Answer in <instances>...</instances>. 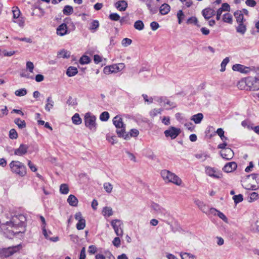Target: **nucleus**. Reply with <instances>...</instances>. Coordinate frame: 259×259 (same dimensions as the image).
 Listing matches in <instances>:
<instances>
[{
	"instance_id": "nucleus-1",
	"label": "nucleus",
	"mask_w": 259,
	"mask_h": 259,
	"mask_svg": "<svg viewBox=\"0 0 259 259\" xmlns=\"http://www.w3.org/2000/svg\"><path fill=\"white\" fill-rule=\"evenodd\" d=\"M26 218L22 214L13 216L10 222H7L6 225L11 226L14 230L10 231V237L20 233H24L26 227Z\"/></svg>"
},
{
	"instance_id": "nucleus-2",
	"label": "nucleus",
	"mask_w": 259,
	"mask_h": 259,
	"mask_svg": "<svg viewBox=\"0 0 259 259\" xmlns=\"http://www.w3.org/2000/svg\"><path fill=\"white\" fill-rule=\"evenodd\" d=\"M160 175L165 183H171L178 186L182 184V180L176 174L168 170H162Z\"/></svg>"
},
{
	"instance_id": "nucleus-3",
	"label": "nucleus",
	"mask_w": 259,
	"mask_h": 259,
	"mask_svg": "<svg viewBox=\"0 0 259 259\" xmlns=\"http://www.w3.org/2000/svg\"><path fill=\"white\" fill-rule=\"evenodd\" d=\"M9 166L11 171L21 177L25 176L26 175V167L22 162L19 161H12Z\"/></svg>"
},
{
	"instance_id": "nucleus-4",
	"label": "nucleus",
	"mask_w": 259,
	"mask_h": 259,
	"mask_svg": "<svg viewBox=\"0 0 259 259\" xmlns=\"http://www.w3.org/2000/svg\"><path fill=\"white\" fill-rule=\"evenodd\" d=\"M113 124L117 128L116 133L119 137H121V135L125 131V124L123 123L122 118L120 115H116L113 118Z\"/></svg>"
},
{
	"instance_id": "nucleus-5",
	"label": "nucleus",
	"mask_w": 259,
	"mask_h": 259,
	"mask_svg": "<svg viewBox=\"0 0 259 259\" xmlns=\"http://www.w3.org/2000/svg\"><path fill=\"white\" fill-rule=\"evenodd\" d=\"M96 118L94 115H92L90 112L87 113L84 116L85 126L91 130L95 131L96 128Z\"/></svg>"
},
{
	"instance_id": "nucleus-6",
	"label": "nucleus",
	"mask_w": 259,
	"mask_h": 259,
	"mask_svg": "<svg viewBox=\"0 0 259 259\" xmlns=\"http://www.w3.org/2000/svg\"><path fill=\"white\" fill-rule=\"evenodd\" d=\"M245 83L250 90H259V79L256 77H248L245 79Z\"/></svg>"
},
{
	"instance_id": "nucleus-7",
	"label": "nucleus",
	"mask_w": 259,
	"mask_h": 259,
	"mask_svg": "<svg viewBox=\"0 0 259 259\" xmlns=\"http://www.w3.org/2000/svg\"><path fill=\"white\" fill-rule=\"evenodd\" d=\"M111 225L116 235L117 236H122L123 234V231L122 229L123 226L122 222L120 220L115 219L111 222Z\"/></svg>"
},
{
	"instance_id": "nucleus-8",
	"label": "nucleus",
	"mask_w": 259,
	"mask_h": 259,
	"mask_svg": "<svg viewBox=\"0 0 259 259\" xmlns=\"http://www.w3.org/2000/svg\"><path fill=\"white\" fill-rule=\"evenodd\" d=\"M158 2L160 0H156ZM142 2L145 4L150 13L152 14H156L158 11V6L155 3L154 0H140Z\"/></svg>"
},
{
	"instance_id": "nucleus-9",
	"label": "nucleus",
	"mask_w": 259,
	"mask_h": 259,
	"mask_svg": "<svg viewBox=\"0 0 259 259\" xmlns=\"http://www.w3.org/2000/svg\"><path fill=\"white\" fill-rule=\"evenodd\" d=\"M18 249L19 247L18 246H13L7 248H4L0 251V254L2 256L7 257L16 252Z\"/></svg>"
},
{
	"instance_id": "nucleus-10",
	"label": "nucleus",
	"mask_w": 259,
	"mask_h": 259,
	"mask_svg": "<svg viewBox=\"0 0 259 259\" xmlns=\"http://www.w3.org/2000/svg\"><path fill=\"white\" fill-rule=\"evenodd\" d=\"M180 128L174 126H170L168 130L164 131V133L166 137H170L171 139H174L180 134Z\"/></svg>"
},
{
	"instance_id": "nucleus-11",
	"label": "nucleus",
	"mask_w": 259,
	"mask_h": 259,
	"mask_svg": "<svg viewBox=\"0 0 259 259\" xmlns=\"http://www.w3.org/2000/svg\"><path fill=\"white\" fill-rule=\"evenodd\" d=\"M205 171L206 174L211 177L216 179H220L222 177V174L214 168L207 167Z\"/></svg>"
},
{
	"instance_id": "nucleus-12",
	"label": "nucleus",
	"mask_w": 259,
	"mask_h": 259,
	"mask_svg": "<svg viewBox=\"0 0 259 259\" xmlns=\"http://www.w3.org/2000/svg\"><path fill=\"white\" fill-rule=\"evenodd\" d=\"M220 154L223 158L226 160L231 159L234 156V152L233 150L229 148H227L224 150H222L220 152Z\"/></svg>"
},
{
	"instance_id": "nucleus-13",
	"label": "nucleus",
	"mask_w": 259,
	"mask_h": 259,
	"mask_svg": "<svg viewBox=\"0 0 259 259\" xmlns=\"http://www.w3.org/2000/svg\"><path fill=\"white\" fill-rule=\"evenodd\" d=\"M232 69L235 71H238L242 73H248L251 70L250 68L242 65L236 64L232 66Z\"/></svg>"
},
{
	"instance_id": "nucleus-14",
	"label": "nucleus",
	"mask_w": 259,
	"mask_h": 259,
	"mask_svg": "<svg viewBox=\"0 0 259 259\" xmlns=\"http://www.w3.org/2000/svg\"><path fill=\"white\" fill-rule=\"evenodd\" d=\"M194 202L197 206L199 209L203 213L206 212V211L209 209L208 205H207L203 201L198 199H194Z\"/></svg>"
},
{
	"instance_id": "nucleus-15",
	"label": "nucleus",
	"mask_w": 259,
	"mask_h": 259,
	"mask_svg": "<svg viewBox=\"0 0 259 259\" xmlns=\"http://www.w3.org/2000/svg\"><path fill=\"white\" fill-rule=\"evenodd\" d=\"M28 146L21 144L18 149L14 150V154L18 156H23L27 152Z\"/></svg>"
},
{
	"instance_id": "nucleus-16",
	"label": "nucleus",
	"mask_w": 259,
	"mask_h": 259,
	"mask_svg": "<svg viewBox=\"0 0 259 259\" xmlns=\"http://www.w3.org/2000/svg\"><path fill=\"white\" fill-rule=\"evenodd\" d=\"M237 164L235 162H230L225 164L223 170L226 172H231L237 168Z\"/></svg>"
},
{
	"instance_id": "nucleus-17",
	"label": "nucleus",
	"mask_w": 259,
	"mask_h": 259,
	"mask_svg": "<svg viewBox=\"0 0 259 259\" xmlns=\"http://www.w3.org/2000/svg\"><path fill=\"white\" fill-rule=\"evenodd\" d=\"M139 133V132L138 130L135 128H133L131 130V132L129 133H126L125 132V133H123L122 135H121V137L123 138L125 140H128L132 137H136L138 136Z\"/></svg>"
},
{
	"instance_id": "nucleus-18",
	"label": "nucleus",
	"mask_w": 259,
	"mask_h": 259,
	"mask_svg": "<svg viewBox=\"0 0 259 259\" xmlns=\"http://www.w3.org/2000/svg\"><path fill=\"white\" fill-rule=\"evenodd\" d=\"M202 14L206 20H208L215 15V11L211 8H206L202 10Z\"/></svg>"
},
{
	"instance_id": "nucleus-19",
	"label": "nucleus",
	"mask_w": 259,
	"mask_h": 259,
	"mask_svg": "<svg viewBox=\"0 0 259 259\" xmlns=\"http://www.w3.org/2000/svg\"><path fill=\"white\" fill-rule=\"evenodd\" d=\"M68 29L66 24L62 23L57 28V34L60 36H63L67 33Z\"/></svg>"
},
{
	"instance_id": "nucleus-20",
	"label": "nucleus",
	"mask_w": 259,
	"mask_h": 259,
	"mask_svg": "<svg viewBox=\"0 0 259 259\" xmlns=\"http://www.w3.org/2000/svg\"><path fill=\"white\" fill-rule=\"evenodd\" d=\"M115 6L119 11H124L127 7V3L125 1H119L115 3Z\"/></svg>"
},
{
	"instance_id": "nucleus-21",
	"label": "nucleus",
	"mask_w": 259,
	"mask_h": 259,
	"mask_svg": "<svg viewBox=\"0 0 259 259\" xmlns=\"http://www.w3.org/2000/svg\"><path fill=\"white\" fill-rule=\"evenodd\" d=\"M99 27V22L98 20H94L90 23L89 29L92 32H95Z\"/></svg>"
},
{
	"instance_id": "nucleus-22",
	"label": "nucleus",
	"mask_w": 259,
	"mask_h": 259,
	"mask_svg": "<svg viewBox=\"0 0 259 259\" xmlns=\"http://www.w3.org/2000/svg\"><path fill=\"white\" fill-rule=\"evenodd\" d=\"M47 102L45 105V110L48 112H50L54 107V101L53 100L51 97H49L47 99Z\"/></svg>"
},
{
	"instance_id": "nucleus-23",
	"label": "nucleus",
	"mask_w": 259,
	"mask_h": 259,
	"mask_svg": "<svg viewBox=\"0 0 259 259\" xmlns=\"http://www.w3.org/2000/svg\"><path fill=\"white\" fill-rule=\"evenodd\" d=\"M125 67L124 63H119L111 65L112 71L113 73H116L121 71Z\"/></svg>"
},
{
	"instance_id": "nucleus-24",
	"label": "nucleus",
	"mask_w": 259,
	"mask_h": 259,
	"mask_svg": "<svg viewBox=\"0 0 259 259\" xmlns=\"http://www.w3.org/2000/svg\"><path fill=\"white\" fill-rule=\"evenodd\" d=\"M203 118V114L199 113L191 116V120H193L195 122V123L198 124L201 122Z\"/></svg>"
},
{
	"instance_id": "nucleus-25",
	"label": "nucleus",
	"mask_w": 259,
	"mask_h": 259,
	"mask_svg": "<svg viewBox=\"0 0 259 259\" xmlns=\"http://www.w3.org/2000/svg\"><path fill=\"white\" fill-rule=\"evenodd\" d=\"M170 7L167 4H162L159 8V11L161 15H166L170 11Z\"/></svg>"
},
{
	"instance_id": "nucleus-26",
	"label": "nucleus",
	"mask_w": 259,
	"mask_h": 259,
	"mask_svg": "<svg viewBox=\"0 0 259 259\" xmlns=\"http://www.w3.org/2000/svg\"><path fill=\"white\" fill-rule=\"evenodd\" d=\"M234 15L236 19V21L237 23L243 22L244 20V16L241 11H237L236 12H235Z\"/></svg>"
},
{
	"instance_id": "nucleus-27",
	"label": "nucleus",
	"mask_w": 259,
	"mask_h": 259,
	"mask_svg": "<svg viewBox=\"0 0 259 259\" xmlns=\"http://www.w3.org/2000/svg\"><path fill=\"white\" fill-rule=\"evenodd\" d=\"M77 72L78 70L76 67L70 66L67 69L66 71V74L68 76L71 77L76 75L77 73Z\"/></svg>"
},
{
	"instance_id": "nucleus-28",
	"label": "nucleus",
	"mask_w": 259,
	"mask_h": 259,
	"mask_svg": "<svg viewBox=\"0 0 259 259\" xmlns=\"http://www.w3.org/2000/svg\"><path fill=\"white\" fill-rule=\"evenodd\" d=\"M238 26L236 27L237 32L241 34H244L246 31V26L244 25L243 22L238 23Z\"/></svg>"
},
{
	"instance_id": "nucleus-29",
	"label": "nucleus",
	"mask_w": 259,
	"mask_h": 259,
	"mask_svg": "<svg viewBox=\"0 0 259 259\" xmlns=\"http://www.w3.org/2000/svg\"><path fill=\"white\" fill-rule=\"evenodd\" d=\"M67 201L70 205L74 206H76L78 203V200L75 195H69Z\"/></svg>"
},
{
	"instance_id": "nucleus-30",
	"label": "nucleus",
	"mask_w": 259,
	"mask_h": 259,
	"mask_svg": "<svg viewBox=\"0 0 259 259\" xmlns=\"http://www.w3.org/2000/svg\"><path fill=\"white\" fill-rule=\"evenodd\" d=\"M14 122L17 125L18 127L21 129L25 128L26 126L25 121L24 120H21L19 118L15 119Z\"/></svg>"
},
{
	"instance_id": "nucleus-31",
	"label": "nucleus",
	"mask_w": 259,
	"mask_h": 259,
	"mask_svg": "<svg viewBox=\"0 0 259 259\" xmlns=\"http://www.w3.org/2000/svg\"><path fill=\"white\" fill-rule=\"evenodd\" d=\"M70 56V52L65 50H62L58 53V58H68Z\"/></svg>"
},
{
	"instance_id": "nucleus-32",
	"label": "nucleus",
	"mask_w": 259,
	"mask_h": 259,
	"mask_svg": "<svg viewBox=\"0 0 259 259\" xmlns=\"http://www.w3.org/2000/svg\"><path fill=\"white\" fill-rule=\"evenodd\" d=\"M73 12V7L69 5H66L63 10V13L65 15L69 16Z\"/></svg>"
},
{
	"instance_id": "nucleus-33",
	"label": "nucleus",
	"mask_w": 259,
	"mask_h": 259,
	"mask_svg": "<svg viewBox=\"0 0 259 259\" xmlns=\"http://www.w3.org/2000/svg\"><path fill=\"white\" fill-rule=\"evenodd\" d=\"M195 157L198 159L201 160L202 161H204L209 158L210 156L206 153H200L196 154Z\"/></svg>"
},
{
	"instance_id": "nucleus-34",
	"label": "nucleus",
	"mask_w": 259,
	"mask_h": 259,
	"mask_svg": "<svg viewBox=\"0 0 259 259\" xmlns=\"http://www.w3.org/2000/svg\"><path fill=\"white\" fill-rule=\"evenodd\" d=\"M152 208L158 213H163L165 212V209L160 207L158 204L153 203L151 205Z\"/></svg>"
},
{
	"instance_id": "nucleus-35",
	"label": "nucleus",
	"mask_w": 259,
	"mask_h": 259,
	"mask_svg": "<svg viewBox=\"0 0 259 259\" xmlns=\"http://www.w3.org/2000/svg\"><path fill=\"white\" fill-rule=\"evenodd\" d=\"M72 122L76 125H79L81 123V119L78 113H75L72 117Z\"/></svg>"
},
{
	"instance_id": "nucleus-36",
	"label": "nucleus",
	"mask_w": 259,
	"mask_h": 259,
	"mask_svg": "<svg viewBox=\"0 0 259 259\" xmlns=\"http://www.w3.org/2000/svg\"><path fill=\"white\" fill-rule=\"evenodd\" d=\"M42 233L43 235L45 237V238L47 239H49L51 241H52L53 242H56L58 240L59 238L58 237H53V238H50L48 236L47 231L46 229L45 228V226H44L42 228Z\"/></svg>"
},
{
	"instance_id": "nucleus-37",
	"label": "nucleus",
	"mask_w": 259,
	"mask_h": 259,
	"mask_svg": "<svg viewBox=\"0 0 259 259\" xmlns=\"http://www.w3.org/2000/svg\"><path fill=\"white\" fill-rule=\"evenodd\" d=\"M103 214L105 217H110L113 214V211L109 207H105L103 209Z\"/></svg>"
},
{
	"instance_id": "nucleus-38",
	"label": "nucleus",
	"mask_w": 259,
	"mask_h": 259,
	"mask_svg": "<svg viewBox=\"0 0 259 259\" xmlns=\"http://www.w3.org/2000/svg\"><path fill=\"white\" fill-rule=\"evenodd\" d=\"M60 192L62 194H67L69 192V188L67 184H63L60 186Z\"/></svg>"
},
{
	"instance_id": "nucleus-39",
	"label": "nucleus",
	"mask_w": 259,
	"mask_h": 259,
	"mask_svg": "<svg viewBox=\"0 0 259 259\" xmlns=\"http://www.w3.org/2000/svg\"><path fill=\"white\" fill-rule=\"evenodd\" d=\"M218 211H219L218 210H217V209H215L213 207H211V208L209 207V209H208L207 211H206V212H205L204 213H205L206 215H207L209 217H210L211 215L215 216L217 215Z\"/></svg>"
},
{
	"instance_id": "nucleus-40",
	"label": "nucleus",
	"mask_w": 259,
	"mask_h": 259,
	"mask_svg": "<svg viewBox=\"0 0 259 259\" xmlns=\"http://www.w3.org/2000/svg\"><path fill=\"white\" fill-rule=\"evenodd\" d=\"M181 256L182 259H196V256L190 253H181Z\"/></svg>"
},
{
	"instance_id": "nucleus-41",
	"label": "nucleus",
	"mask_w": 259,
	"mask_h": 259,
	"mask_svg": "<svg viewBox=\"0 0 259 259\" xmlns=\"http://www.w3.org/2000/svg\"><path fill=\"white\" fill-rule=\"evenodd\" d=\"M134 27L137 30H142L144 29V24L142 21L138 20L135 22Z\"/></svg>"
},
{
	"instance_id": "nucleus-42",
	"label": "nucleus",
	"mask_w": 259,
	"mask_h": 259,
	"mask_svg": "<svg viewBox=\"0 0 259 259\" xmlns=\"http://www.w3.org/2000/svg\"><path fill=\"white\" fill-rule=\"evenodd\" d=\"M90 62V58L86 55L82 56L79 60V63L81 64H87L89 63Z\"/></svg>"
},
{
	"instance_id": "nucleus-43",
	"label": "nucleus",
	"mask_w": 259,
	"mask_h": 259,
	"mask_svg": "<svg viewBox=\"0 0 259 259\" xmlns=\"http://www.w3.org/2000/svg\"><path fill=\"white\" fill-rule=\"evenodd\" d=\"M85 227V220L84 219L79 220L76 224V228L78 230L83 229Z\"/></svg>"
},
{
	"instance_id": "nucleus-44",
	"label": "nucleus",
	"mask_w": 259,
	"mask_h": 259,
	"mask_svg": "<svg viewBox=\"0 0 259 259\" xmlns=\"http://www.w3.org/2000/svg\"><path fill=\"white\" fill-rule=\"evenodd\" d=\"M229 61H230V59H229V57H226L223 60V61L222 62V63L221 64V68L220 71L221 72H224L225 71L226 66L227 64L229 63Z\"/></svg>"
},
{
	"instance_id": "nucleus-45",
	"label": "nucleus",
	"mask_w": 259,
	"mask_h": 259,
	"mask_svg": "<svg viewBox=\"0 0 259 259\" xmlns=\"http://www.w3.org/2000/svg\"><path fill=\"white\" fill-rule=\"evenodd\" d=\"M223 21L225 22L228 23L230 24L232 23V17L231 15L229 13H226L223 16Z\"/></svg>"
},
{
	"instance_id": "nucleus-46",
	"label": "nucleus",
	"mask_w": 259,
	"mask_h": 259,
	"mask_svg": "<svg viewBox=\"0 0 259 259\" xmlns=\"http://www.w3.org/2000/svg\"><path fill=\"white\" fill-rule=\"evenodd\" d=\"M186 23L188 24H194L197 27H200V25L199 24H198V20H197V18L195 17H191L189 18L187 20Z\"/></svg>"
},
{
	"instance_id": "nucleus-47",
	"label": "nucleus",
	"mask_w": 259,
	"mask_h": 259,
	"mask_svg": "<svg viewBox=\"0 0 259 259\" xmlns=\"http://www.w3.org/2000/svg\"><path fill=\"white\" fill-rule=\"evenodd\" d=\"M109 118V114L107 111H104L102 112L100 116V119L101 121H106L108 120Z\"/></svg>"
},
{
	"instance_id": "nucleus-48",
	"label": "nucleus",
	"mask_w": 259,
	"mask_h": 259,
	"mask_svg": "<svg viewBox=\"0 0 259 259\" xmlns=\"http://www.w3.org/2000/svg\"><path fill=\"white\" fill-rule=\"evenodd\" d=\"M15 95L17 96L21 97L24 96L27 94V90L25 89H21L16 90L15 92Z\"/></svg>"
},
{
	"instance_id": "nucleus-49",
	"label": "nucleus",
	"mask_w": 259,
	"mask_h": 259,
	"mask_svg": "<svg viewBox=\"0 0 259 259\" xmlns=\"http://www.w3.org/2000/svg\"><path fill=\"white\" fill-rule=\"evenodd\" d=\"M104 188L107 193H110L112 191L113 186L110 183H105L104 184Z\"/></svg>"
},
{
	"instance_id": "nucleus-50",
	"label": "nucleus",
	"mask_w": 259,
	"mask_h": 259,
	"mask_svg": "<svg viewBox=\"0 0 259 259\" xmlns=\"http://www.w3.org/2000/svg\"><path fill=\"white\" fill-rule=\"evenodd\" d=\"M67 104L69 106H74L77 105V102L76 99L73 98L72 97H69L67 102Z\"/></svg>"
},
{
	"instance_id": "nucleus-51",
	"label": "nucleus",
	"mask_w": 259,
	"mask_h": 259,
	"mask_svg": "<svg viewBox=\"0 0 259 259\" xmlns=\"http://www.w3.org/2000/svg\"><path fill=\"white\" fill-rule=\"evenodd\" d=\"M9 137L11 139H16L18 138V134L14 128H12L10 131Z\"/></svg>"
},
{
	"instance_id": "nucleus-52",
	"label": "nucleus",
	"mask_w": 259,
	"mask_h": 259,
	"mask_svg": "<svg viewBox=\"0 0 259 259\" xmlns=\"http://www.w3.org/2000/svg\"><path fill=\"white\" fill-rule=\"evenodd\" d=\"M162 111V110L160 109H154L152 110L149 114L151 117L153 118L154 117L157 116L158 114H160Z\"/></svg>"
},
{
	"instance_id": "nucleus-53",
	"label": "nucleus",
	"mask_w": 259,
	"mask_h": 259,
	"mask_svg": "<svg viewBox=\"0 0 259 259\" xmlns=\"http://www.w3.org/2000/svg\"><path fill=\"white\" fill-rule=\"evenodd\" d=\"M132 42V39L128 38H124L121 41L122 46L126 47L130 46Z\"/></svg>"
},
{
	"instance_id": "nucleus-54",
	"label": "nucleus",
	"mask_w": 259,
	"mask_h": 259,
	"mask_svg": "<svg viewBox=\"0 0 259 259\" xmlns=\"http://www.w3.org/2000/svg\"><path fill=\"white\" fill-rule=\"evenodd\" d=\"M109 18L112 21H118L120 17L117 13H111L109 15Z\"/></svg>"
},
{
	"instance_id": "nucleus-55",
	"label": "nucleus",
	"mask_w": 259,
	"mask_h": 259,
	"mask_svg": "<svg viewBox=\"0 0 259 259\" xmlns=\"http://www.w3.org/2000/svg\"><path fill=\"white\" fill-rule=\"evenodd\" d=\"M13 13L14 18H18L19 17L21 12L18 7H15L13 8Z\"/></svg>"
},
{
	"instance_id": "nucleus-56",
	"label": "nucleus",
	"mask_w": 259,
	"mask_h": 259,
	"mask_svg": "<svg viewBox=\"0 0 259 259\" xmlns=\"http://www.w3.org/2000/svg\"><path fill=\"white\" fill-rule=\"evenodd\" d=\"M26 68L30 72L32 73L34 69L33 63L31 61H27L26 63Z\"/></svg>"
},
{
	"instance_id": "nucleus-57",
	"label": "nucleus",
	"mask_w": 259,
	"mask_h": 259,
	"mask_svg": "<svg viewBox=\"0 0 259 259\" xmlns=\"http://www.w3.org/2000/svg\"><path fill=\"white\" fill-rule=\"evenodd\" d=\"M233 199L236 204L238 203L243 200V195H233Z\"/></svg>"
},
{
	"instance_id": "nucleus-58",
	"label": "nucleus",
	"mask_w": 259,
	"mask_h": 259,
	"mask_svg": "<svg viewBox=\"0 0 259 259\" xmlns=\"http://www.w3.org/2000/svg\"><path fill=\"white\" fill-rule=\"evenodd\" d=\"M184 17V14L182 11V10H179L177 13V17L178 19V23L179 24H181L182 22V19Z\"/></svg>"
},
{
	"instance_id": "nucleus-59",
	"label": "nucleus",
	"mask_w": 259,
	"mask_h": 259,
	"mask_svg": "<svg viewBox=\"0 0 259 259\" xmlns=\"http://www.w3.org/2000/svg\"><path fill=\"white\" fill-rule=\"evenodd\" d=\"M119 20L120 21V25H121L125 24H130V23L128 22V17L127 16L121 17Z\"/></svg>"
},
{
	"instance_id": "nucleus-60",
	"label": "nucleus",
	"mask_w": 259,
	"mask_h": 259,
	"mask_svg": "<svg viewBox=\"0 0 259 259\" xmlns=\"http://www.w3.org/2000/svg\"><path fill=\"white\" fill-rule=\"evenodd\" d=\"M252 180L255 181L257 183H259V174H252L248 176Z\"/></svg>"
},
{
	"instance_id": "nucleus-61",
	"label": "nucleus",
	"mask_w": 259,
	"mask_h": 259,
	"mask_svg": "<svg viewBox=\"0 0 259 259\" xmlns=\"http://www.w3.org/2000/svg\"><path fill=\"white\" fill-rule=\"evenodd\" d=\"M217 215L222 220H223L225 222H226V223L228 222L227 218L226 217V215L220 211L219 210L218 211Z\"/></svg>"
},
{
	"instance_id": "nucleus-62",
	"label": "nucleus",
	"mask_w": 259,
	"mask_h": 259,
	"mask_svg": "<svg viewBox=\"0 0 259 259\" xmlns=\"http://www.w3.org/2000/svg\"><path fill=\"white\" fill-rule=\"evenodd\" d=\"M258 198V195H250L248 196L246 198H245V199H247V200L249 202H252L256 200H257Z\"/></svg>"
},
{
	"instance_id": "nucleus-63",
	"label": "nucleus",
	"mask_w": 259,
	"mask_h": 259,
	"mask_svg": "<svg viewBox=\"0 0 259 259\" xmlns=\"http://www.w3.org/2000/svg\"><path fill=\"white\" fill-rule=\"evenodd\" d=\"M150 27L152 30L155 31L159 27V25L157 22L153 21L150 23Z\"/></svg>"
},
{
	"instance_id": "nucleus-64",
	"label": "nucleus",
	"mask_w": 259,
	"mask_h": 259,
	"mask_svg": "<svg viewBox=\"0 0 259 259\" xmlns=\"http://www.w3.org/2000/svg\"><path fill=\"white\" fill-rule=\"evenodd\" d=\"M112 243L115 246H116L117 247H119L120 245V239L119 237H115L113 239V240L112 241Z\"/></svg>"
}]
</instances>
